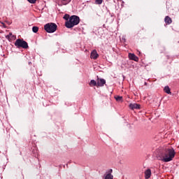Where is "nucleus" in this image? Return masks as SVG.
I'll return each instance as SVG.
<instances>
[{
	"label": "nucleus",
	"instance_id": "1",
	"mask_svg": "<svg viewBox=\"0 0 179 179\" xmlns=\"http://www.w3.org/2000/svg\"><path fill=\"white\" fill-rule=\"evenodd\" d=\"M176 157V151L174 148H166L159 155L160 160L165 162V163H169L171 162Z\"/></svg>",
	"mask_w": 179,
	"mask_h": 179
},
{
	"label": "nucleus",
	"instance_id": "2",
	"mask_svg": "<svg viewBox=\"0 0 179 179\" xmlns=\"http://www.w3.org/2000/svg\"><path fill=\"white\" fill-rule=\"evenodd\" d=\"M79 23H80V18L79 16L71 15L69 18V20L65 22V26L67 29H72V27L78 26Z\"/></svg>",
	"mask_w": 179,
	"mask_h": 179
},
{
	"label": "nucleus",
	"instance_id": "3",
	"mask_svg": "<svg viewBox=\"0 0 179 179\" xmlns=\"http://www.w3.org/2000/svg\"><path fill=\"white\" fill-rule=\"evenodd\" d=\"M57 29H58V26L54 22L45 24V31L47 33H55Z\"/></svg>",
	"mask_w": 179,
	"mask_h": 179
},
{
	"label": "nucleus",
	"instance_id": "4",
	"mask_svg": "<svg viewBox=\"0 0 179 179\" xmlns=\"http://www.w3.org/2000/svg\"><path fill=\"white\" fill-rule=\"evenodd\" d=\"M15 45L17 48H29V45L23 39H17L15 42Z\"/></svg>",
	"mask_w": 179,
	"mask_h": 179
},
{
	"label": "nucleus",
	"instance_id": "5",
	"mask_svg": "<svg viewBox=\"0 0 179 179\" xmlns=\"http://www.w3.org/2000/svg\"><path fill=\"white\" fill-rule=\"evenodd\" d=\"M96 83L97 87H101L104 86V85H106V80L103 78H99V76H97Z\"/></svg>",
	"mask_w": 179,
	"mask_h": 179
},
{
	"label": "nucleus",
	"instance_id": "6",
	"mask_svg": "<svg viewBox=\"0 0 179 179\" xmlns=\"http://www.w3.org/2000/svg\"><path fill=\"white\" fill-rule=\"evenodd\" d=\"M90 58H92V59H97L99 58V54L97 53V50H94L91 52Z\"/></svg>",
	"mask_w": 179,
	"mask_h": 179
},
{
	"label": "nucleus",
	"instance_id": "7",
	"mask_svg": "<svg viewBox=\"0 0 179 179\" xmlns=\"http://www.w3.org/2000/svg\"><path fill=\"white\" fill-rule=\"evenodd\" d=\"M129 59L135 61L136 62H138V61H139V58L134 53H129Z\"/></svg>",
	"mask_w": 179,
	"mask_h": 179
},
{
	"label": "nucleus",
	"instance_id": "8",
	"mask_svg": "<svg viewBox=\"0 0 179 179\" xmlns=\"http://www.w3.org/2000/svg\"><path fill=\"white\" fill-rule=\"evenodd\" d=\"M129 108H131V110H139L141 105L138 103H130Z\"/></svg>",
	"mask_w": 179,
	"mask_h": 179
},
{
	"label": "nucleus",
	"instance_id": "9",
	"mask_svg": "<svg viewBox=\"0 0 179 179\" xmlns=\"http://www.w3.org/2000/svg\"><path fill=\"white\" fill-rule=\"evenodd\" d=\"M164 22L166 24H171V23H173V20H171V17L166 16L164 18Z\"/></svg>",
	"mask_w": 179,
	"mask_h": 179
},
{
	"label": "nucleus",
	"instance_id": "10",
	"mask_svg": "<svg viewBox=\"0 0 179 179\" xmlns=\"http://www.w3.org/2000/svg\"><path fill=\"white\" fill-rule=\"evenodd\" d=\"M150 176H152V171H150V169H147L145 171V177L146 179H149L150 178Z\"/></svg>",
	"mask_w": 179,
	"mask_h": 179
},
{
	"label": "nucleus",
	"instance_id": "11",
	"mask_svg": "<svg viewBox=\"0 0 179 179\" xmlns=\"http://www.w3.org/2000/svg\"><path fill=\"white\" fill-rule=\"evenodd\" d=\"M71 0H59V5H68Z\"/></svg>",
	"mask_w": 179,
	"mask_h": 179
},
{
	"label": "nucleus",
	"instance_id": "12",
	"mask_svg": "<svg viewBox=\"0 0 179 179\" xmlns=\"http://www.w3.org/2000/svg\"><path fill=\"white\" fill-rule=\"evenodd\" d=\"M89 85L91 87H93V86H96V87H97V81H96L94 80H91Z\"/></svg>",
	"mask_w": 179,
	"mask_h": 179
},
{
	"label": "nucleus",
	"instance_id": "13",
	"mask_svg": "<svg viewBox=\"0 0 179 179\" xmlns=\"http://www.w3.org/2000/svg\"><path fill=\"white\" fill-rule=\"evenodd\" d=\"M164 90L165 93H167V94H171V91H170V87H169V86H166Z\"/></svg>",
	"mask_w": 179,
	"mask_h": 179
},
{
	"label": "nucleus",
	"instance_id": "14",
	"mask_svg": "<svg viewBox=\"0 0 179 179\" xmlns=\"http://www.w3.org/2000/svg\"><path fill=\"white\" fill-rule=\"evenodd\" d=\"M6 38H8V40H15L16 37L13 36L12 34H9L7 36Z\"/></svg>",
	"mask_w": 179,
	"mask_h": 179
},
{
	"label": "nucleus",
	"instance_id": "15",
	"mask_svg": "<svg viewBox=\"0 0 179 179\" xmlns=\"http://www.w3.org/2000/svg\"><path fill=\"white\" fill-rule=\"evenodd\" d=\"M63 19H64V20H66L68 22L69 19H71V16H69V15L68 14H65L64 16L63 17Z\"/></svg>",
	"mask_w": 179,
	"mask_h": 179
},
{
	"label": "nucleus",
	"instance_id": "16",
	"mask_svg": "<svg viewBox=\"0 0 179 179\" xmlns=\"http://www.w3.org/2000/svg\"><path fill=\"white\" fill-rule=\"evenodd\" d=\"M116 101H122V96H115Z\"/></svg>",
	"mask_w": 179,
	"mask_h": 179
},
{
	"label": "nucleus",
	"instance_id": "17",
	"mask_svg": "<svg viewBox=\"0 0 179 179\" xmlns=\"http://www.w3.org/2000/svg\"><path fill=\"white\" fill-rule=\"evenodd\" d=\"M32 31H33L34 33H37V31H38V27H32Z\"/></svg>",
	"mask_w": 179,
	"mask_h": 179
},
{
	"label": "nucleus",
	"instance_id": "18",
	"mask_svg": "<svg viewBox=\"0 0 179 179\" xmlns=\"http://www.w3.org/2000/svg\"><path fill=\"white\" fill-rule=\"evenodd\" d=\"M96 5H101L103 3V0H96Z\"/></svg>",
	"mask_w": 179,
	"mask_h": 179
},
{
	"label": "nucleus",
	"instance_id": "19",
	"mask_svg": "<svg viewBox=\"0 0 179 179\" xmlns=\"http://www.w3.org/2000/svg\"><path fill=\"white\" fill-rule=\"evenodd\" d=\"M29 3H34L35 2L37 1V0H27Z\"/></svg>",
	"mask_w": 179,
	"mask_h": 179
},
{
	"label": "nucleus",
	"instance_id": "20",
	"mask_svg": "<svg viewBox=\"0 0 179 179\" xmlns=\"http://www.w3.org/2000/svg\"><path fill=\"white\" fill-rule=\"evenodd\" d=\"M108 173V174H111V173H113V169H110Z\"/></svg>",
	"mask_w": 179,
	"mask_h": 179
},
{
	"label": "nucleus",
	"instance_id": "21",
	"mask_svg": "<svg viewBox=\"0 0 179 179\" xmlns=\"http://www.w3.org/2000/svg\"><path fill=\"white\" fill-rule=\"evenodd\" d=\"M44 29H45V25L43 26Z\"/></svg>",
	"mask_w": 179,
	"mask_h": 179
},
{
	"label": "nucleus",
	"instance_id": "22",
	"mask_svg": "<svg viewBox=\"0 0 179 179\" xmlns=\"http://www.w3.org/2000/svg\"><path fill=\"white\" fill-rule=\"evenodd\" d=\"M145 85H146V83H145Z\"/></svg>",
	"mask_w": 179,
	"mask_h": 179
}]
</instances>
